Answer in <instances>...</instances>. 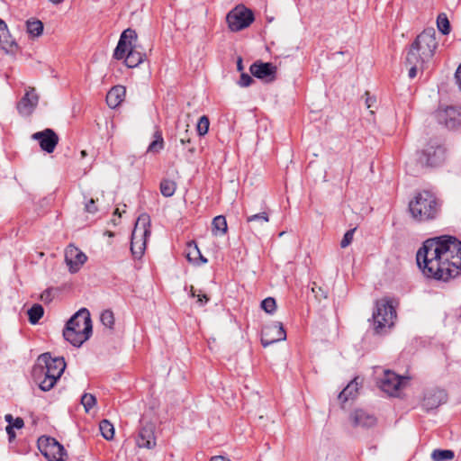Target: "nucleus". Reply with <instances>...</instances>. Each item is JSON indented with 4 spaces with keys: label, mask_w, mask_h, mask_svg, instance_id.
<instances>
[{
    "label": "nucleus",
    "mask_w": 461,
    "mask_h": 461,
    "mask_svg": "<svg viewBox=\"0 0 461 461\" xmlns=\"http://www.w3.org/2000/svg\"><path fill=\"white\" fill-rule=\"evenodd\" d=\"M32 138L40 143V147L47 153L54 151L59 143V136L51 129H45L32 134Z\"/></svg>",
    "instance_id": "nucleus-15"
},
{
    "label": "nucleus",
    "mask_w": 461,
    "mask_h": 461,
    "mask_svg": "<svg viewBox=\"0 0 461 461\" xmlns=\"http://www.w3.org/2000/svg\"><path fill=\"white\" fill-rule=\"evenodd\" d=\"M26 29L32 37H39L43 32V23L40 20H29L26 23Z\"/></svg>",
    "instance_id": "nucleus-29"
},
{
    "label": "nucleus",
    "mask_w": 461,
    "mask_h": 461,
    "mask_svg": "<svg viewBox=\"0 0 461 461\" xmlns=\"http://www.w3.org/2000/svg\"><path fill=\"white\" fill-rule=\"evenodd\" d=\"M447 400V394L443 390H432L424 395L422 406L426 410H433L438 408Z\"/></svg>",
    "instance_id": "nucleus-21"
},
{
    "label": "nucleus",
    "mask_w": 461,
    "mask_h": 461,
    "mask_svg": "<svg viewBox=\"0 0 461 461\" xmlns=\"http://www.w3.org/2000/svg\"><path fill=\"white\" fill-rule=\"evenodd\" d=\"M210 461H230V460L223 456H212Z\"/></svg>",
    "instance_id": "nucleus-52"
},
{
    "label": "nucleus",
    "mask_w": 461,
    "mask_h": 461,
    "mask_svg": "<svg viewBox=\"0 0 461 461\" xmlns=\"http://www.w3.org/2000/svg\"><path fill=\"white\" fill-rule=\"evenodd\" d=\"M85 209L89 213H95L97 212V206L95 205V201L91 198L85 205Z\"/></svg>",
    "instance_id": "nucleus-46"
},
{
    "label": "nucleus",
    "mask_w": 461,
    "mask_h": 461,
    "mask_svg": "<svg viewBox=\"0 0 461 461\" xmlns=\"http://www.w3.org/2000/svg\"><path fill=\"white\" fill-rule=\"evenodd\" d=\"M66 368L63 357H52L50 353L41 354L33 367V376L42 391H50Z\"/></svg>",
    "instance_id": "nucleus-2"
},
{
    "label": "nucleus",
    "mask_w": 461,
    "mask_h": 461,
    "mask_svg": "<svg viewBox=\"0 0 461 461\" xmlns=\"http://www.w3.org/2000/svg\"><path fill=\"white\" fill-rule=\"evenodd\" d=\"M254 82L253 78L247 73H242L239 81L241 87L249 86Z\"/></svg>",
    "instance_id": "nucleus-42"
},
{
    "label": "nucleus",
    "mask_w": 461,
    "mask_h": 461,
    "mask_svg": "<svg viewBox=\"0 0 461 461\" xmlns=\"http://www.w3.org/2000/svg\"><path fill=\"white\" fill-rule=\"evenodd\" d=\"M194 253H195V255H198L197 260L199 259L202 263L207 262V259L202 256L196 246L194 247Z\"/></svg>",
    "instance_id": "nucleus-51"
},
{
    "label": "nucleus",
    "mask_w": 461,
    "mask_h": 461,
    "mask_svg": "<svg viewBox=\"0 0 461 461\" xmlns=\"http://www.w3.org/2000/svg\"><path fill=\"white\" fill-rule=\"evenodd\" d=\"M209 118L206 115H203L202 117H200L196 126L198 134L200 136H204L209 131Z\"/></svg>",
    "instance_id": "nucleus-35"
},
{
    "label": "nucleus",
    "mask_w": 461,
    "mask_h": 461,
    "mask_svg": "<svg viewBox=\"0 0 461 461\" xmlns=\"http://www.w3.org/2000/svg\"><path fill=\"white\" fill-rule=\"evenodd\" d=\"M437 47L438 41L435 30H424L411 44L406 57L407 63H415L420 60V67H422V64L429 62L432 59Z\"/></svg>",
    "instance_id": "nucleus-5"
},
{
    "label": "nucleus",
    "mask_w": 461,
    "mask_h": 461,
    "mask_svg": "<svg viewBox=\"0 0 461 461\" xmlns=\"http://www.w3.org/2000/svg\"><path fill=\"white\" fill-rule=\"evenodd\" d=\"M454 456V452L449 449H435L431 453L433 461H449L452 460Z\"/></svg>",
    "instance_id": "nucleus-30"
},
{
    "label": "nucleus",
    "mask_w": 461,
    "mask_h": 461,
    "mask_svg": "<svg viewBox=\"0 0 461 461\" xmlns=\"http://www.w3.org/2000/svg\"><path fill=\"white\" fill-rule=\"evenodd\" d=\"M228 225L226 218L223 215H218L213 218L212 222V231L214 236H223L227 233Z\"/></svg>",
    "instance_id": "nucleus-25"
},
{
    "label": "nucleus",
    "mask_w": 461,
    "mask_h": 461,
    "mask_svg": "<svg viewBox=\"0 0 461 461\" xmlns=\"http://www.w3.org/2000/svg\"><path fill=\"white\" fill-rule=\"evenodd\" d=\"M440 211L437 197L429 191H422L414 195L409 203V212L417 222H428L435 220Z\"/></svg>",
    "instance_id": "nucleus-4"
},
{
    "label": "nucleus",
    "mask_w": 461,
    "mask_h": 461,
    "mask_svg": "<svg viewBox=\"0 0 461 461\" xmlns=\"http://www.w3.org/2000/svg\"><path fill=\"white\" fill-rule=\"evenodd\" d=\"M86 258V254L74 245H68L65 250V260L72 273L77 272Z\"/></svg>",
    "instance_id": "nucleus-16"
},
{
    "label": "nucleus",
    "mask_w": 461,
    "mask_h": 461,
    "mask_svg": "<svg viewBox=\"0 0 461 461\" xmlns=\"http://www.w3.org/2000/svg\"><path fill=\"white\" fill-rule=\"evenodd\" d=\"M237 67H238L239 70H242L243 69L242 59H239V60L237 62Z\"/></svg>",
    "instance_id": "nucleus-53"
},
{
    "label": "nucleus",
    "mask_w": 461,
    "mask_h": 461,
    "mask_svg": "<svg viewBox=\"0 0 461 461\" xmlns=\"http://www.w3.org/2000/svg\"><path fill=\"white\" fill-rule=\"evenodd\" d=\"M356 229L348 230L345 234L343 239L340 241L341 248H347L353 240L354 233Z\"/></svg>",
    "instance_id": "nucleus-40"
},
{
    "label": "nucleus",
    "mask_w": 461,
    "mask_h": 461,
    "mask_svg": "<svg viewBox=\"0 0 461 461\" xmlns=\"http://www.w3.org/2000/svg\"><path fill=\"white\" fill-rule=\"evenodd\" d=\"M446 158V150L440 145H429L420 154L418 162L421 167H438L440 166Z\"/></svg>",
    "instance_id": "nucleus-12"
},
{
    "label": "nucleus",
    "mask_w": 461,
    "mask_h": 461,
    "mask_svg": "<svg viewBox=\"0 0 461 461\" xmlns=\"http://www.w3.org/2000/svg\"><path fill=\"white\" fill-rule=\"evenodd\" d=\"M81 403L86 412H88L96 403L95 397L91 393H85L81 397Z\"/></svg>",
    "instance_id": "nucleus-36"
},
{
    "label": "nucleus",
    "mask_w": 461,
    "mask_h": 461,
    "mask_svg": "<svg viewBox=\"0 0 461 461\" xmlns=\"http://www.w3.org/2000/svg\"><path fill=\"white\" fill-rule=\"evenodd\" d=\"M286 332L281 322H274L266 325L261 331V344L263 347H268L276 342L285 340Z\"/></svg>",
    "instance_id": "nucleus-14"
},
{
    "label": "nucleus",
    "mask_w": 461,
    "mask_h": 461,
    "mask_svg": "<svg viewBox=\"0 0 461 461\" xmlns=\"http://www.w3.org/2000/svg\"><path fill=\"white\" fill-rule=\"evenodd\" d=\"M312 291L315 294V296L319 299H321V297L322 298L327 297V295L324 293V291L322 290V288L321 286H318L315 283L312 284Z\"/></svg>",
    "instance_id": "nucleus-45"
},
{
    "label": "nucleus",
    "mask_w": 461,
    "mask_h": 461,
    "mask_svg": "<svg viewBox=\"0 0 461 461\" xmlns=\"http://www.w3.org/2000/svg\"><path fill=\"white\" fill-rule=\"evenodd\" d=\"M408 378L401 376L391 370H384L379 380V387L389 395H398L400 390L405 386Z\"/></svg>",
    "instance_id": "nucleus-11"
},
{
    "label": "nucleus",
    "mask_w": 461,
    "mask_h": 461,
    "mask_svg": "<svg viewBox=\"0 0 461 461\" xmlns=\"http://www.w3.org/2000/svg\"><path fill=\"white\" fill-rule=\"evenodd\" d=\"M5 430L9 437V440L12 441L15 438L14 429H12V426H6Z\"/></svg>",
    "instance_id": "nucleus-50"
},
{
    "label": "nucleus",
    "mask_w": 461,
    "mask_h": 461,
    "mask_svg": "<svg viewBox=\"0 0 461 461\" xmlns=\"http://www.w3.org/2000/svg\"><path fill=\"white\" fill-rule=\"evenodd\" d=\"M366 105L367 109H372L375 107V104L376 103V99L375 96H371L369 92H366ZM371 113H374L373 110H370Z\"/></svg>",
    "instance_id": "nucleus-44"
},
{
    "label": "nucleus",
    "mask_w": 461,
    "mask_h": 461,
    "mask_svg": "<svg viewBox=\"0 0 461 461\" xmlns=\"http://www.w3.org/2000/svg\"><path fill=\"white\" fill-rule=\"evenodd\" d=\"M126 89L122 86L112 87L106 95V103L109 107L116 108L124 100Z\"/></svg>",
    "instance_id": "nucleus-23"
},
{
    "label": "nucleus",
    "mask_w": 461,
    "mask_h": 461,
    "mask_svg": "<svg viewBox=\"0 0 461 461\" xmlns=\"http://www.w3.org/2000/svg\"><path fill=\"white\" fill-rule=\"evenodd\" d=\"M269 221V218H268V214L266 212H260V213H257V214H253V215H250L247 218V221L248 222H259V223H267Z\"/></svg>",
    "instance_id": "nucleus-39"
},
{
    "label": "nucleus",
    "mask_w": 461,
    "mask_h": 461,
    "mask_svg": "<svg viewBox=\"0 0 461 461\" xmlns=\"http://www.w3.org/2000/svg\"><path fill=\"white\" fill-rule=\"evenodd\" d=\"M92 334V321L87 309L77 311L67 322L63 337L71 345L80 347Z\"/></svg>",
    "instance_id": "nucleus-3"
},
{
    "label": "nucleus",
    "mask_w": 461,
    "mask_h": 461,
    "mask_svg": "<svg viewBox=\"0 0 461 461\" xmlns=\"http://www.w3.org/2000/svg\"><path fill=\"white\" fill-rule=\"evenodd\" d=\"M115 214L119 213V210L116 209L115 212H114Z\"/></svg>",
    "instance_id": "nucleus-56"
},
{
    "label": "nucleus",
    "mask_w": 461,
    "mask_h": 461,
    "mask_svg": "<svg viewBox=\"0 0 461 461\" xmlns=\"http://www.w3.org/2000/svg\"><path fill=\"white\" fill-rule=\"evenodd\" d=\"M101 322L107 328L113 329L114 325V315L111 310H105L101 313Z\"/></svg>",
    "instance_id": "nucleus-34"
},
{
    "label": "nucleus",
    "mask_w": 461,
    "mask_h": 461,
    "mask_svg": "<svg viewBox=\"0 0 461 461\" xmlns=\"http://www.w3.org/2000/svg\"><path fill=\"white\" fill-rule=\"evenodd\" d=\"M49 1L54 5H59V4L62 3L64 0H49Z\"/></svg>",
    "instance_id": "nucleus-54"
},
{
    "label": "nucleus",
    "mask_w": 461,
    "mask_h": 461,
    "mask_svg": "<svg viewBox=\"0 0 461 461\" xmlns=\"http://www.w3.org/2000/svg\"><path fill=\"white\" fill-rule=\"evenodd\" d=\"M261 307L266 312L273 313L276 309V300L272 297H267L262 301Z\"/></svg>",
    "instance_id": "nucleus-37"
},
{
    "label": "nucleus",
    "mask_w": 461,
    "mask_h": 461,
    "mask_svg": "<svg viewBox=\"0 0 461 461\" xmlns=\"http://www.w3.org/2000/svg\"><path fill=\"white\" fill-rule=\"evenodd\" d=\"M455 77H456V83L459 86V89L461 90V64L458 66V68L456 71Z\"/></svg>",
    "instance_id": "nucleus-49"
},
{
    "label": "nucleus",
    "mask_w": 461,
    "mask_h": 461,
    "mask_svg": "<svg viewBox=\"0 0 461 461\" xmlns=\"http://www.w3.org/2000/svg\"><path fill=\"white\" fill-rule=\"evenodd\" d=\"M191 296L197 297V303H199L200 305H203L209 301V298L206 294H196V291L193 286H191Z\"/></svg>",
    "instance_id": "nucleus-43"
},
{
    "label": "nucleus",
    "mask_w": 461,
    "mask_h": 461,
    "mask_svg": "<svg viewBox=\"0 0 461 461\" xmlns=\"http://www.w3.org/2000/svg\"><path fill=\"white\" fill-rule=\"evenodd\" d=\"M5 419L8 422L7 426H12V429H20L24 426L23 420L20 417L14 419L11 414H6Z\"/></svg>",
    "instance_id": "nucleus-38"
},
{
    "label": "nucleus",
    "mask_w": 461,
    "mask_h": 461,
    "mask_svg": "<svg viewBox=\"0 0 461 461\" xmlns=\"http://www.w3.org/2000/svg\"><path fill=\"white\" fill-rule=\"evenodd\" d=\"M395 319L396 311L392 302L387 298L378 300L373 312L375 330L381 332L384 329L392 327Z\"/></svg>",
    "instance_id": "nucleus-8"
},
{
    "label": "nucleus",
    "mask_w": 461,
    "mask_h": 461,
    "mask_svg": "<svg viewBox=\"0 0 461 461\" xmlns=\"http://www.w3.org/2000/svg\"><path fill=\"white\" fill-rule=\"evenodd\" d=\"M51 296L52 291L50 289H47L41 294V299L44 302H49L51 300Z\"/></svg>",
    "instance_id": "nucleus-48"
},
{
    "label": "nucleus",
    "mask_w": 461,
    "mask_h": 461,
    "mask_svg": "<svg viewBox=\"0 0 461 461\" xmlns=\"http://www.w3.org/2000/svg\"><path fill=\"white\" fill-rule=\"evenodd\" d=\"M44 310L41 304H34L28 310L29 321L32 324H36L43 316Z\"/></svg>",
    "instance_id": "nucleus-32"
},
{
    "label": "nucleus",
    "mask_w": 461,
    "mask_h": 461,
    "mask_svg": "<svg viewBox=\"0 0 461 461\" xmlns=\"http://www.w3.org/2000/svg\"><path fill=\"white\" fill-rule=\"evenodd\" d=\"M249 70L254 77L259 79L272 81L275 78L276 67L269 62H255L250 66Z\"/></svg>",
    "instance_id": "nucleus-18"
},
{
    "label": "nucleus",
    "mask_w": 461,
    "mask_h": 461,
    "mask_svg": "<svg viewBox=\"0 0 461 461\" xmlns=\"http://www.w3.org/2000/svg\"><path fill=\"white\" fill-rule=\"evenodd\" d=\"M38 104V95L34 90L26 92L17 105V109L21 113L30 114Z\"/></svg>",
    "instance_id": "nucleus-22"
},
{
    "label": "nucleus",
    "mask_w": 461,
    "mask_h": 461,
    "mask_svg": "<svg viewBox=\"0 0 461 461\" xmlns=\"http://www.w3.org/2000/svg\"><path fill=\"white\" fill-rule=\"evenodd\" d=\"M188 127L189 125H186V128ZM179 142L183 146V149L185 150V156L187 158H190L194 154L195 147L193 143L188 129H185V133L180 136Z\"/></svg>",
    "instance_id": "nucleus-26"
},
{
    "label": "nucleus",
    "mask_w": 461,
    "mask_h": 461,
    "mask_svg": "<svg viewBox=\"0 0 461 461\" xmlns=\"http://www.w3.org/2000/svg\"><path fill=\"white\" fill-rule=\"evenodd\" d=\"M154 140L149 143L147 149L148 153L158 154L164 149V139L159 130L153 134Z\"/></svg>",
    "instance_id": "nucleus-27"
},
{
    "label": "nucleus",
    "mask_w": 461,
    "mask_h": 461,
    "mask_svg": "<svg viewBox=\"0 0 461 461\" xmlns=\"http://www.w3.org/2000/svg\"><path fill=\"white\" fill-rule=\"evenodd\" d=\"M437 25H438V30L443 34L449 33V32H450V24H449V21H448V19H447L446 14H439L438 16Z\"/></svg>",
    "instance_id": "nucleus-33"
},
{
    "label": "nucleus",
    "mask_w": 461,
    "mask_h": 461,
    "mask_svg": "<svg viewBox=\"0 0 461 461\" xmlns=\"http://www.w3.org/2000/svg\"><path fill=\"white\" fill-rule=\"evenodd\" d=\"M350 420L354 427L371 428L376 424V418L374 414L358 409L354 411L350 415Z\"/></svg>",
    "instance_id": "nucleus-19"
},
{
    "label": "nucleus",
    "mask_w": 461,
    "mask_h": 461,
    "mask_svg": "<svg viewBox=\"0 0 461 461\" xmlns=\"http://www.w3.org/2000/svg\"><path fill=\"white\" fill-rule=\"evenodd\" d=\"M0 49L6 53H14L18 45L9 33L6 23L0 19Z\"/></svg>",
    "instance_id": "nucleus-20"
},
{
    "label": "nucleus",
    "mask_w": 461,
    "mask_h": 461,
    "mask_svg": "<svg viewBox=\"0 0 461 461\" xmlns=\"http://www.w3.org/2000/svg\"><path fill=\"white\" fill-rule=\"evenodd\" d=\"M359 383L357 379L351 381L339 394V400L341 402H345L349 399H353L357 396L358 392Z\"/></svg>",
    "instance_id": "nucleus-24"
},
{
    "label": "nucleus",
    "mask_w": 461,
    "mask_h": 461,
    "mask_svg": "<svg viewBox=\"0 0 461 461\" xmlns=\"http://www.w3.org/2000/svg\"><path fill=\"white\" fill-rule=\"evenodd\" d=\"M153 423L142 424L136 437V444L139 447L150 449L156 446Z\"/></svg>",
    "instance_id": "nucleus-17"
},
{
    "label": "nucleus",
    "mask_w": 461,
    "mask_h": 461,
    "mask_svg": "<svg viewBox=\"0 0 461 461\" xmlns=\"http://www.w3.org/2000/svg\"><path fill=\"white\" fill-rule=\"evenodd\" d=\"M137 40V33L134 30L123 31L114 50L113 57L116 59H124L128 68H136L142 63L146 54L137 49L133 44Z\"/></svg>",
    "instance_id": "nucleus-6"
},
{
    "label": "nucleus",
    "mask_w": 461,
    "mask_h": 461,
    "mask_svg": "<svg viewBox=\"0 0 461 461\" xmlns=\"http://www.w3.org/2000/svg\"><path fill=\"white\" fill-rule=\"evenodd\" d=\"M160 193L165 197H171L176 189V183L174 180L164 178L159 185Z\"/></svg>",
    "instance_id": "nucleus-28"
},
{
    "label": "nucleus",
    "mask_w": 461,
    "mask_h": 461,
    "mask_svg": "<svg viewBox=\"0 0 461 461\" xmlns=\"http://www.w3.org/2000/svg\"><path fill=\"white\" fill-rule=\"evenodd\" d=\"M99 429L102 436L107 439L111 440L114 436V428L113 425L107 420H103L100 422Z\"/></svg>",
    "instance_id": "nucleus-31"
},
{
    "label": "nucleus",
    "mask_w": 461,
    "mask_h": 461,
    "mask_svg": "<svg viewBox=\"0 0 461 461\" xmlns=\"http://www.w3.org/2000/svg\"><path fill=\"white\" fill-rule=\"evenodd\" d=\"M435 118L447 128L455 129L461 122V110L453 106L439 107L435 113Z\"/></svg>",
    "instance_id": "nucleus-13"
},
{
    "label": "nucleus",
    "mask_w": 461,
    "mask_h": 461,
    "mask_svg": "<svg viewBox=\"0 0 461 461\" xmlns=\"http://www.w3.org/2000/svg\"><path fill=\"white\" fill-rule=\"evenodd\" d=\"M229 28L232 32H239L249 27L254 21L253 13L244 6H237L226 17Z\"/></svg>",
    "instance_id": "nucleus-10"
},
{
    "label": "nucleus",
    "mask_w": 461,
    "mask_h": 461,
    "mask_svg": "<svg viewBox=\"0 0 461 461\" xmlns=\"http://www.w3.org/2000/svg\"><path fill=\"white\" fill-rule=\"evenodd\" d=\"M416 260L426 276L447 281L461 270V241L447 235L428 239L417 251Z\"/></svg>",
    "instance_id": "nucleus-1"
},
{
    "label": "nucleus",
    "mask_w": 461,
    "mask_h": 461,
    "mask_svg": "<svg viewBox=\"0 0 461 461\" xmlns=\"http://www.w3.org/2000/svg\"><path fill=\"white\" fill-rule=\"evenodd\" d=\"M38 447L49 461H65L64 447L54 438L41 436L38 439Z\"/></svg>",
    "instance_id": "nucleus-9"
},
{
    "label": "nucleus",
    "mask_w": 461,
    "mask_h": 461,
    "mask_svg": "<svg viewBox=\"0 0 461 461\" xmlns=\"http://www.w3.org/2000/svg\"><path fill=\"white\" fill-rule=\"evenodd\" d=\"M150 236V217L141 213L131 233V251L135 258H140L144 254L148 238Z\"/></svg>",
    "instance_id": "nucleus-7"
},
{
    "label": "nucleus",
    "mask_w": 461,
    "mask_h": 461,
    "mask_svg": "<svg viewBox=\"0 0 461 461\" xmlns=\"http://www.w3.org/2000/svg\"><path fill=\"white\" fill-rule=\"evenodd\" d=\"M86 156V150H82V151H81V157H82V158H85Z\"/></svg>",
    "instance_id": "nucleus-55"
},
{
    "label": "nucleus",
    "mask_w": 461,
    "mask_h": 461,
    "mask_svg": "<svg viewBox=\"0 0 461 461\" xmlns=\"http://www.w3.org/2000/svg\"><path fill=\"white\" fill-rule=\"evenodd\" d=\"M410 65L409 69V77L414 78L417 75L418 70H422L424 68V64H422V67H420V60H418L417 62L413 63H408Z\"/></svg>",
    "instance_id": "nucleus-41"
},
{
    "label": "nucleus",
    "mask_w": 461,
    "mask_h": 461,
    "mask_svg": "<svg viewBox=\"0 0 461 461\" xmlns=\"http://www.w3.org/2000/svg\"><path fill=\"white\" fill-rule=\"evenodd\" d=\"M187 259L190 261V262H194V263H196V264H199L197 262V258H198V255H195V253H194V247H189V251L187 252Z\"/></svg>",
    "instance_id": "nucleus-47"
}]
</instances>
